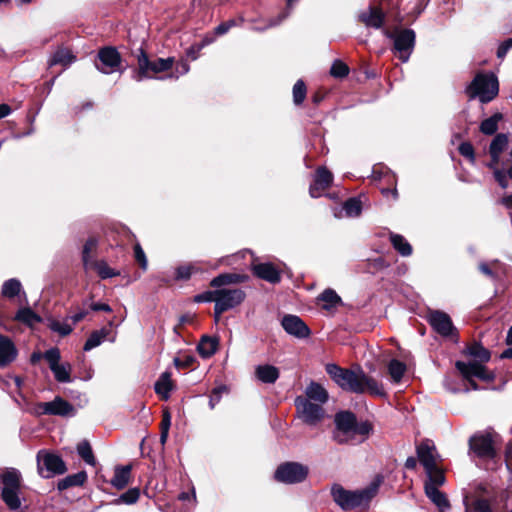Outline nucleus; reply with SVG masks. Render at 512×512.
Segmentation results:
<instances>
[{
  "label": "nucleus",
  "mask_w": 512,
  "mask_h": 512,
  "mask_svg": "<svg viewBox=\"0 0 512 512\" xmlns=\"http://www.w3.org/2000/svg\"><path fill=\"white\" fill-rule=\"evenodd\" d=\"M326 372L333 381L345 391L356 394L368 392L377 396L384 395L382 386L360 369L354 371L341 368L336 364H328L326 366Z\"/></svg>",
  "instance_id": "obj_1"
},
{
  "label": "nucleus",
  "mask_w": 512,
  "mask_h": 512,
  "mask_svg": "<svg viewBox=\"0 0 512 512\" xmlns=\"http://www.w3.org/2000/svg\"><path fill=\"white\" fill-rule=\"evenodd\" d=\"M467 354L473 358L469 362L457 361L456 368L461 375L467 379L473 389H477V385L472 380L476 377L485 381L493 379V375L489 372L484 364L490 360V352L478 343H474L467 348Z\"/></svg>",
  "instance_id": "obj_2"
},
{
  "label": "nucleus",
  "mask_w": 512,
  "mask_h": 512,
  "mask_svg": "<svg viewBox=\"0 0 512 512\" xmlns=\"http://www.w3.org/2000/svg\"><path fill=\"white\" fill-rule=\"evenodd\" d=\"M336 429L334 440L339 444H357L363 441L369 432L367 424H357L356 417L351 412H340L335 416Z\"/></svg>",
  "instance_id": "obj_3"
},
{
  "label": "nucleus",
  "mask_w": 512,
  "mask_h": 512,
  "mask_svg": "<svg viewBox=\"0 0 512 512\" xmlns=\"http://www.w3.org/2000/svg\"><path fill=\"white\" fill-rule=\"evenodd\" d=\"M378 488L379 482H373L367 488L359 491H348L340 485H334L332 487V496L342 509L350 510L367 506L369 501L376 495Z\"/></svg>",
  "instance_id": "obj_4"
},
{
  "label": "nucleus",
  "mask_w": 512,
  "mask_h": 512,
  "mask_svg": "<svg viewBox=\"0 0 512 512\" xmlns=\"http://www.w3.org/2000/svg\"><path fill=\"white\" fill-rule=\"evenodd\" d=\"M2 499L11 510H17L21 507L20 486L21 474L18 470L11 468L2 475Z\"/></svg>",
  "instance_id": "obj_5"
},
{
  "label": "nucleus",
  "mask_w": 512,
  "mask_h": 512,
  "mask_svg": "<svg viewBox=\"0 0 512 512\" xmlns=\"http://www.w3.org/2000/svg\"><path fill=\"white\" fill-rule=\"evenodd\" d=\"M138 71L136 75V79L138 81L143 78H154L159 74L168 73L173 68L174 58H157L154 60H150L148 56L141 51L138 56Z\"/></svg>",
  "instance_id": "obj_6"
},
{
  "label": "nucleus",
  "mask_w": 512,
  "mask_h": 512,
  "mask_svg": "<svg viewBox=\"0 0 512 512\" xmlns=\"http://www.w3.org/2000/svg\"><path fill=\"white\" fill-rule=\"evenodd\" d=\"M217 301L214 306L215 321H219L223 312L239 306L246 298L240 288H217Z\"/></svg>",
  "instance_id": "obj_7"
},
{
  "label": "nucleus",
  "mask_w": 512,
  "mask_h": 512,
  "mask_svg": "<svg viewBox=\"0 0 512 512\" xmlns=\"http://www.w3.org/2000/svg\"><path fill=\"white\" fill-rule=\"evenodd\" d=\"M44 359L48 362L56 381L70 383L72 381V366L69 362H60L61 355L58 348H50L44 353Z\"/></svg>",
  "instance_id": "obj_8"
},
{
  "label": "nucleus",
  "mask_w": 512,
  "mask_h": 512,
  "mask_svg": "<svg viewBox=\"0 0 512 512\" xmlns=\"http://www.w3.org/2000/svg\"><path fill=\"white\" fill-rule=\"evenodd\" d=\"M295 406L299 418L310 426L316 425L324 417V409L322 405L310 402L309 399L303 396H298L295 399Z\"/></svg>",
  "instance_id": "obj_9"
},
{
  "label": "nucleus",
  "mask_w": 512,
  "mask_h": 512,
  "mask_svg": "<svg viewBox=\"0 0 512 512\" xmlns=\"http://www.w3.org/2000/svg\"><path fill=\"white\" fill-rule=\"evenodd\" d=\"M37 468L43 478H50L66 471L65 464L59 456L44 450L37 454Z\"/></svg>",
  "instance_id": "obj_10"
},
{
  "label": "nucleus",
  "mask_w": 512,
  "mask_h": 512,
  "mask_svg": "<svg viewBox=\"0 0 512 512\" xmlns=\"http://www.w3.org/2000/svg\"><path fill=\"white\" fill-rule=\"evenodd\" d=\"M307 475V466L296 462H287L281 464L275 472L276 480L286 484L302 482L306 479Z\"/></svg>",
  "instance_id": "obj_11"
},
{
  "label": "nucleus",
  "mask_w": 512,
  "mask_h": 512,
  "mask_svg": "<svg viewBox=\"0 0 512 512\" xmlns=\"http://www.w3.org/2000/svg\"><path fill=\"white\" fill-rule=\"evenodd\" d=\"M470 96H497L499 84L493 74H478L468 87Z\"/></svg>",
  "instance_id": "obj_12"
},
{
  "label": "nucleus",
  "mask_w": 512,
  "mask_h": 512,
  "mask_svg": "<svg viewBox=\"0 0 512 512\" xmlns=\"http://www.w3.org/2000/svg\"><path fill=\"white\" fill-rule=\"evenodd\" d=\"M96 67L104 74L122 71L121 57L116 49L106 47L99 51Z\"/></svg>",
  "instance_id": "obj_13"
},
{
  "label": "nucleus",
  "mask_w": 512,
  "mask_h": 512,
  "mask_svg": "<svg viewBox=\"0 0 512 512\" xmlns=\"http://www.w3.org/2000/svg\"><path fill=\"white\" fill-rule=\"evenodd\" d=\"M36 412L42 415L68 417L75 415V408L63 398L56 397L50 402H41L37 404Z\"/></svg>",
  "instance_id": "obj_14"
},
{
  "label": "nucleus",
  "mask_w": 512,
  "mask_h": 512,
  "mask_svg": "<svg viewBox=\"0 0 512 512\" xmlns=\"http://www.w3.org/2000/svg\"><path fill=\"white\" fill-rule=\"evenodd\" d=\"M415 44V33L413 30L405 29L394 35V48L398 57L403 62L409 59Z\"/></svg>",
  "instance_id": "obj_15"
},
{
  "label": "nucleus",
  "mask_w": 512,
  "mask_h": 512,
  "mask_svg": "<svg viewBox=\"0 0 512 512\" xmlns=\"http://www.w3.org/2000/svg\"><path fill=\"white\" fill-rule=\"evenodd\" d=\"M281 325L287 334L298 339L307 338L311 333L309 327L296 315H285L282 318Z\"/></svg>",
  "instance_id": "obj_16"
},
{
  "label": "nucleus",
  "mask_w": 512,
  "mask_h": 512,
  "mask_svg": "<svg viewBox=\"0 0 512 512\" xmlns=\"http://www.w3.org/2000/svg\"><path fill=\"white\" fill-rule=\"evenodd\" d=\"M470 449L481 458H492L495 454L492 438L489 434H476L470 438Z\"/></svg>",
  "instance_id": "obj_17"
},
{
  "label": "nucleus",
  "mask_w": 512,
  "mask_h": 512,
  "mask_svg": "<svg viewBox=\"0 0 512 512\" xmlns=\"http://www.w3.org/2000/svg\"><path fill=\"white\" fill-rule=\"evenodd\" d=\"M428 321L432 328L444 337L452 335L455 331L450 316L444 312L431 311L428 314Z\"/></svg>",
  "instance_id": "obj_18"
},
{
  "label": "nucleus",
  "mask_w": 512,
  "mask_h": 512,
  "mask_svg": "<svg viewBox=\"0 0 512 512\" xmlns=\"http://www.w3.org/2000/svg\"><path fill=\"white\" fill-rule=\"evenodd\" d=\"M417 457L425 470L437 465L438 454L434 443L431 440L422 441L416 448Z\"/></svg>",
  "instance_id": "obj_19"
},
{
  "label": "nucleus",
  "mask_w": 512,
  "mask_h": 512,
  "mask_svg": "<svg viewBox=\"0 0 512 512\" xmlns=\"http://www.w3.org/2000/svg\"><path fill=\"white\" fill-rule=\"evenodd\" d=\"M332 173L324 167L318 168L315 173L314 182L310 185L309 194L313 198L320 197L332 183Z\"/></svg>",
  "instance_id": "obj_20"
},
{
  "label": "nucleus",
  "mask_w": 512,
  "mask_h": 512,
  "mask_svg": "<svg viewBox=\"0 0 512 512\" xmlns=\"http://www.w3.org/2000/svg\"><path fill=\"white\" fill-rule=\"evenodd\" d=\"M508 136L504 133L497 134L489 147V153L491 156V162L488 164V167L491 169H494L500 160L501 153L507 148L508 146Z\"/></svg>",
  "instance_id": "obj_21"
},
{
  "label": "nucleus",
  "mask_w": 512,
  "mask_h": 512,
  "mask_svg": "<svg viewBox=\"0 0 512 512\" xmlns=\"http://www.w3.org/2000/svg\"><path fill=\"white\" fill-rule=\"evenodd\" d=\"M252 270L258 278L270 283H277L281 279L279 270L271 263L254 264Z\"/></svg>",
  "instance_id": "obj_22"
},
{
  "label": "nucleus",
  "mask_w": 512,
  "mask_h": 512,
  "mask_svg": "<svg viewBox=\"0 0 512 512\" xmlns=\"http://www.w3.org/2000/svg\"><path fill=\"white\" fill-rule=\"evenodd\" d=\"M17 349L14 343L0 334V366H6L16 359Z\"/></svg>",
  "instance_id": "obj_23"
},
{
  "label": "nucleus",
  "mask_w": 512,
  "mask_h": 512,
  "mask_svg": "<svg viewBox=\"0 0 512 512\" xmlns=\"http://www.w3.org/2000/svg\"><path fill=\"white\" fill-rule=\"evenodd\" d=\"M279 369L270 364L258 365L255 367V377L262 383L273 384L279 378Z\"/></svg>",
  "instance_id": "obj_24"
},
{
  "label": "nucleus",
  "mask_w": 512,
  "mask_h": 512,
  "mask_svg": "<svg viewBox=\"0 0 512 512\" xmlns=\"http://www.w3.org/2000/svg\"><path fill=\"white\" fill-rule=\"evenodd\" d=\"M131 470V465L116 466L114 476L110 480L111 485L118 490L125 488L130 482Z\"/></svg>",
  "instance_id": "obj_25"
},
{
  "label": "nucleus",
  "mask_w": 512,
  "mask_h": 512,
  "mask_svg": "<svg viewBox=\"0 0 512 512\" xmlns=\"http://www.w3.org/2000/svg\"><path fill=\"white\" fill-rule=\"evenodd\" d=\"M310 402L314 401L317 404L323 405L328 400L327 390L316 382H311L305 390V397Z\"/></svg>",
  "instance_id": "obj_26"
},
{
  "label": "nucleus",
  "mask_w": 512,
  "mask_h": 512,
  "mask_svg": "<svg viewBox=\"0 0 512 512\" xmlns=\"http://www.w3.org/2000/svg\"><path fill=\"white\" fill-rule=\"evenodd\" d=\"M427 497L438 507L440 512H446L450 508L449 501L444 493L434 485H424Z\"/></svg>",
  "instance_id": "obj_27"
},
{
  "label": "nucleus",
  "mask_w": 512,
  "mask_h": 512,
  "mask_svg": "<svg viewBox=\"0 0 512 512\" xmlns=\"http://www.w3.org/2000/svg\"><path fill=\"white\" fill-rule=\"evenodd\" d=\"M247 277L236 273H225L220 274L213 278L210 282V286L214 288H221L222 286L229 284H237L246 281Z\"/></svg>",
  "instance_id": "obj_28"
},
{
  "label": "nucleus",
  "mask_w": 512,
  "mask_h": 512,
  "mask_svg": "<svg viewBox=\"0 0 512 512\" xmlns=\"http://www.w3.org/2000/svg\"><path fill=\"white\" fill-rule=\"evenodd\" d=\"M360 20L366 25L379 28L383 22V14L377 8H369L360 14Z\"/></svg>",
  "instance_id": "obj_29"
},
{
  "label": "nucleus",
  "mask_w": 512,
  "mask_h": 512,
  "mask_svg": "<svg viewBox=\"0 0 512 512\" xmlns=\"http://www.w3.org/2000/svg\"><path fill=\"white\" fill-rule=\"evenodd\" d=\"M217 347L218 340L216 338L203 336L197 346V350L203 358H209L215 354Z\"/></svg>",
  "instance_id": "obj_30"
},
{
  "label": "nucleus",
  "mask_w": 512,
  "mask_h": 512,
  "mask_svg": "<svg viewBox=\"0 0 512 512\" xmlns=\"http://www.w3.org/2000/svg\"><path fill=\"white\" fill-rule=\"evenodd\" d=\"M390 241L394 249L397 250L398 253L402 256L407 257L412 254L411 245L402 235L391 233Z\"/></svg>",
  "instance_id": "obj_31"
},
{
  "label": "nucleus",
  "mask_w": 512,
  "mask_h": 512,
  "mask_svg": "<svg viewBox=\"0 0 512 512\" xmlns=\"http://www.w3.org/2000/svg\"><path fill=\"white\" fill-rule=\"evenodd\" d=\"M171 388L172 384L170 380V373H162L158 381L155 383L156 393L159 394L163 399H168Z\"/></svg>",
  "instance_id": "obj_32"
},
{
  "label": "nucleus",
  "mask_w": 512,
  "mask_h": 512,
  "mask_svg": "<svg viewBox=\"0 0 512 512\" xmlns=\"http://www.w3.org/2000/svg\"><path fill=\"white\" fill-rule=\"evenodd\" d=\"M318 300L323 303L322 307L326 310L336 307L341 302V298L332 289H326L320 294Z\"/></svg>",
  "instance_id": "obj_33"
},
{
  "label": "nucleus",
  "mask_w": 512,
  "mask_h": 512,
  "mask_svg": "<svg viewBox=\"0 0 512 512\" xmlns=\"http://www.w3.org/2000/svg\"><path fill=\"white\" fill-rule=\"evenodd\" d=\"M21 289V282L16 278H11L3 283L1 293L4 297L11 299L17 296Z\"/></svg>",
  "instance_id": "obj_34"
},
{
  "label": "nucleus",
  "mask_w": 512,
  "mask_h": 512,
  "mask_svg": "<svg viewBox=\"0 0 512 512\" xmlns=\"http://www.w3.org/2000/svg\"><path fill=\"white\" fill-rule=\"evenodd\" d=\"M425 472L427 474V481L425 482V485H434V487L438 488V486L444 484L445 476L442 469L438 467V464L432 467L430 471L425 470Z\"/></svg>",
  "instance_id": "obj_35"
},
{
  "label": "nucleus",
  "mask_w": 512,
  "mask_h": 512,
  "mask_svg": "<svg viewBox=\"0 0 512 512\" xmlns=\"http://www.w3.org/2000/svg\"><path fill=\"white\" fill-rule=\"evenodd\" d=\"M15 319L28 326H33L41 321V318L30 308H21L17 312Z\"/></svg>",
  "instance_id": "obj_36"
},
{
  "label": "nucleus",
  "mask_w": 512,
  "mask_h": 512,
  "mask_svg": "<svg viewBox=\"0 0 512 512\" xmlns=\"http://www.w3.org/2000/svg\"><path fill=\"white\" fill-rule=\"evenodd\" d=\"M501 119H502V114L495 113L491 117L483 120L480 125L481 132L486 135L494 134L498 129V123Z\"/></svg>",
  "instance_id": "obj_37"
},
{
  "label": "nucleus",
  "mask_w": 512,
  "mask_h": 512,
  "mask_svg": "<svg viewBox=\"0 0 512 512\" xmlns=\"http://www.w3.org/2000/svg\"><path fill=\"white\" fill-rule=\"evenodd\" d=\"M406 371V365L399 360L393 359L388 364V372L392 380L396 383L400 382Z\"/></svg>",
  "instance_id": "obj_38"
},
{
  "label": "nucleus",
  "mask_w": 512,
  "mask_h": 512,
  "mask_svg": "<svg viewBox=\"0 0 512 512\" xmlns=\"http://www.w3.org/2000/svg\"><path fill=\"white\" fill-rule=\"evenodd\" d=\"M74 59L75 57L70 50L60 49L53 55L50 65L61 64L63 66H68L74 61Z\"/></svg>",
  "instance_id": "obj_39"
},
{
  "label": "nucleus",
  "mask_w": 512,
  "mask_h": 512,
  "mask_svg": "<svg viewBox=\"0 0 512 512\" xmlns=\"http://www.w3.org/2000/svg\"><path fill=\"white\" fill-rule=\"evenodd\" d=\"M77 452L88 465L95 466L96 460L88 441L80 442L77 446Z\"/></svg>",
  "instance_id": "obj_40"
},
{
  "label": "nucleus",
  "mask_w": 512,
  "mask_h": 512,
  "mask_svg": "<svg viewBox=\"0 0 512 512\" xmlns=\"http://www.w3.org/2000/svg\"><path fill=\"white\" fill-rule=\"evenodd\" d=\"M343 210L347 217H357L362 211L361 201L357 198H350L343 204Z\"/></svg>",
  "instance_id": "obj_41"
},
{
  "label": "nucleus",
  "mask_w": 512,
  "mask_h": 512,
  "mask_svg": "<svg viewBox=\"0 0 512 512\" xmlns=\"http://www.w3.org/2000/svg\"><path fill=\"white\" fill-rule=\"evenodd\" d=\"M190 70L189 64L186 60L181 59L179 61L174 60L173 68L169 71V74L167 77L169 78H179L180 76H183L187 74Z\"/></svg>",
  "instance_id": "obj_42"
},
{
  "label": "nucleus",
  "mask_w": 512,
  "mask_h": 512,
  "mask_svg": "<svg viewBox=\"0 0 512 512\" xmlns=\"http://www.w3.org/2000/svg\"><path fill=\"white\" fill-rule=\"evenodd\" d=\"M200 269L197 264H188L179 266L176 269V279L177 280H188L193 273L199 272Z\"/></svg>",
  "instance_id": "obj_43"
},
{
  "label": "nucleus",
  "mask_w": 512,
  "mask_h": 512,
  "mask_svg": "<svg viewBox=\"0 0 512 512\" xmlns=\"http://www.w3.org/2000/svg\"><path fill=\"white\" fill-rule=\"evenodd\" d=\"M50 329L54 332H57L61 336L69 335L73 330V325L65 321L53 320L49 325Z\"/></svg>",
  "instance_id": "obj_44"
},
{
  "label": "nucleus",
  "mask_w": 512,
  "mask_h": 512,
  "mask_svg": "<svg viewBox=\"0 0 512 512\" xmlns=\"http://www.w3.org/2000/svg\"><path fill=\"white\" fill-rule=\"evenodd\" d=\"M93 269H95L98 272L99 276L103 279L111 278L118 275V273L115 272L112 268H110L108 264L104 261H98Z\"/></svg>",
  "instance_id": "obj_45"
},
{
  "label": "nucleus",
  "mask_w": 512,
  "mask_h": 512,
  "mask_svg": "<svg viewBox=\"0 0 512 512\" xmlns=\"http://www.w3.org/2000/svg\"><path fill=\"white\" fill-rule=\"evenodd\" d=\"M139 496V490L137 488H132L120 495V497L117 499V503H125L131 505L137 502Z\"/></svg>",
  "instance_id": "obj_46"
},
{
  "label": "nucleus",
  "mask_w": 512,
  "mask_h": 512,
  "mask_svg": "<svg viewBox=\"0 0 512 512\" xmlns=\"http://www.w3.org/2000/svg\"><path fill=\"white\" fill-rule=\"evenodd\" d=\"M348 72V66L340 60L334 61L330 69L331 75L336 78L345 77L348 74Z\"/></svg>",
  "instance_id": "obj_47"
},
{
  "label": "nucleus",
  "mask_w": 512,
  "mask_h": 512,
  "mask_svg": "<svg viewBox=\"0 0 512 512\" xmlns=\"http://www.w3.org/2000/svg\"><path fill=\"white\" fill-rule=\"evenodd\" d=\"M289 14V11L282 12L277 16L275 19H268L265 21V24L263 26H254L253 30L255 31H264L268 28L274 27L279 25L285 18H287Z\"/></svg>",
  "instance_id": "obj_48"
},
{
  "label": "nucleus",
  "mask_w": 512,
  "mask_h": 512,
  "mask_svg": "<svg viewBox=\"0 0 512 512\" xmlns=\"http://www.w3.org/2000/svg\"><path fill=\"white\" fill-rule=\"evenodd\" d=\"M466 512H492V510L486 500H476L472 504L466 505Z\"/></svg>",
  "instance_id": "obj_49"
},
{
  "label": "nucleus",
  "mask_w": 512,
  "mask_h": 512,
  "mask_svg": "<svg viewBox=\"0 0 512 512\" xmlns=\"http://www.w3.org/2000/svg\"><path fill=\"white\" fill-rule=\"evenodd\" d=\"M104 339L98 333L97 330L93 331L84 344V350L89 351L97 346H99Z\"/></svg>",
  "instance_id": "obj_50"
},
{
  "label": "nucleus",
  "mask_w": 512,
  "mask_h": 512,
  "mask_svg": "<svg viewBox=\"0 0 512 512\" xmlns=\"http://www.w3.org/2000/svg\"><path fill=\"white\" fill-rule=\"evenodd\" d=\"M217 288L213 291H205L200 293L194 297V301L197 303H208L214 302L216 304L217 301Z\"/></svg>",
  "instance_id": "obj_51"
},
{
  "label": "nucleus",
  "mask_w": 512,
  "mask_h": 512,
  "mask_svg": "<svg viewBox=\"0 0 512 512\" xmlns=\"http://www.w3.org/2000/svg\"><path fill=\"white\" fill-rule=\"evenodd\" d=\"M134 256H135L136 261L141 266V268L143 270H146L148 267V261H147L146 255H145L142 247L139 244H136L134 246Z\"/></svg>",
  "instance_id": "obj_52"
},
{
  "label": "nucleus",
  "mask_w": 512,
  "mask_h": 512,
  "mask_svg": "<svg viewBox=\"0 0 512 512\" xmlns=\"http://www.w3.org/2000/svg\"><path fill=\"white\" fill-rule=\"evenodd\" d=\"M459 152L462 156L468 158L472 163L475 161L474 148L469 142H463L459 146Z\"/></svg>",
  "instance_id": "obj_53"
},
{
  "label": "nucleus",
  "mask_w": 512,
  "mask_h": 512,
  "mask_svg": "<svg viewBox=\"0 0 512 512\" xmlns=\"http://www.w3.org/2000/svg\"><path fill=\"white\" fill-rule=\"evenodd\" d=\"M87 480V473L85 471H80L73 475H68V482H70L71 486H80L85 483Z\"/></svg>",
  "instance_id": "obj_54"
},
{
  "label": "nucleus",
  "mask_w": 512,
  "mask_h": 512,
  "mask_svg": "<svg viewBox=\"0 0 512 512\" xmlns=\"http://www.w3.org/2000/svg\"><path fill=\"white\" fill-rule=\"evenodd\" d=\"M114 322L113 320H110L108 322V325L109 327H103L101 328L100 330H97L98 333L101 335V337L104 339V340H109L111 342H114L115 341V334L112 335V337H110L111 333H112V330H111V327L113 326Z\"/></svg>",
  "instance_id": "obj_55"
},
{
  "label": "nucleus",
  "mask_w": 512,
  "mask_h": 512,
  "mask_svg": "<svg viewBox=\"0 0 512 512\" xmlns=\"http://www.w3.org/2000/svg\"><path fill=\"white\" fill-rule=\"evenodd\" d=\"M97 243L98 241L96 238H89L84 244L82 254H91V252L96 248Z\"/></svg>",
  "instance_id": "obj_56"
},
{
  "label": "nucleus",
  "mask_w": 512,
  "mask_h": 512,
  "mask_svg": "<svg viewBox=\"0 0 512 512\" xmlns=\"http://www.w3.org/2000/svg\"><path fill=\"white\" fill-rule=\"evenodd\" d=\"M82 262H83L84 269L87 271V270L93 269L95 264L98 261L93 260L91 257V254L87 253V254H82Z\"/></svg>",
  "instance_id": "obj_57"
},
{
  "label": "nucleus",
  "mask_w": 512,
  "mask_h": 512,
  "mask_svg": "<svg viewBox=\"0 0 512 512\" xmlns=\"http://www.w3.org/2000/svg\"><path fill=\"white\" fill-rule=\"evenodd\" d=\"M306 93V86L303 81L298 80L293 87V96H304Z\"/></svg>",
  "instance_id": "obj_58"
},
{
  "label": "nucleus",
  "mask_w": 512,
  "mask_h": 512,
  "mask_svg": "<svg viewBox=\"0 0 512 512\" xmlns=\"http://www.w3.org/2000/svg\"><path fill=\"white\" fill-rule=\"evenodd\" d=\"M171 425V415L168 411H164L161 421V430L169 431Z\"/></svg>",
  "instance_id": "obj_59"
},
{
  "label": "nucleus",
  "mask_w": 512,
  "mask_h": 512,
  "mask_svg": "<svg viewBox=\"0 0 512 512\" xmlns=\"http://www.w3.org/2000/svg\"><path fill=\"white\" fill-rule=\"evenodd\" d=\"M91 309L94 311H105V312H111L112 309L108 304L104 303H93L91 305Z\"/></svg>",
  "instance_id": "obj_60"
},
{
  "label": "nucleus",
  "mask_w": 512,
  "mask_h": 512,
  "mask_svg": "<svg viewBox=\"0 0 512 512\" xmlns=\"http://www.w3.org/2000/svg\"><path fill=\"white\" fill-rule=\"evenodd\" d=\"M222 391V388L220 389H215L213 391V395L212 397L210 398V401H209V406L211 409H213L215 407V404L219 401L220 399V392Z\"/></svg>",
  "instance_id": "obj_61"
},
{
  "label": "nucleus",
  "mask_w": 512,
  "mask_h": 512,
  "mask_svg": "<svg viewBox=\"0 0 512 512\" xmlns=\"http://www.w3.org/2000/svg\"><path fill=\"white\" fill-rule=\"evenodd\" d=\"M86 314V311H80L71 316L69 319L72 321V325H75L77 322L81 321L86 316Z\"/></svg>",
  "instance_id": "obj_62"
},
{
  "label": "nucleus",
  "mask_w": 512,
  "mask_h": 512,
  "mask_svg": "<svg viewBox=\"0 0 512 512\" xmlns=\"http://www.w3.org/2000/svg\"><path fill=\"white\" fill-rule=\"evenodd\" d=\"M479 270L483 274H485V275H487L489 277H493V272H492V270L490 269V267H489V265L487 263H480L479 264Z\"/></svg>",
  "instance_id": "obj_63"
},
{
  "label": "nucleus",
  "mask_w": 512,
  "mask_h": 512,
  "mask_svg": "<svg viewBox=\"0 0 512 512\" xmlns=\"http://www.w3.org/2000/svg\"><path fill=\"white\" fill-rule=\"evenodd\" d=\"M11 108L7 104H0V119L8 116L11 113Z\"/></svg>",
  "instance_id": "obj_64"
}]
</instances>
